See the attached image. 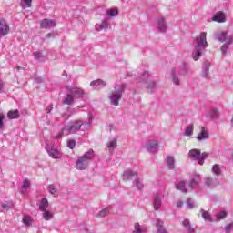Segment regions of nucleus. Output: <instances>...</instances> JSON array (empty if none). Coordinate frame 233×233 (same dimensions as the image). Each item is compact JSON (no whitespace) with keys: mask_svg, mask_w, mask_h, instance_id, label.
<instances>
[{"mask_svg":"<svg viewBox=\"0 0 233 233\" xmlns=\"http://www.w3.org/2000/svg\"><path fill=\"white\" fill-rule=\"evenodd\" d=\"M208 46V43L207 42V32L200 33V35L198 38H197V46L195 47L196 52L193 54V59L194 61H198L199 57H201V51L204 50V48H207Z\"/></svg>","mask_w":233,"mask_h":233,"instance_id":"f257e3e1","label":"nucleus"},{"mask_svg":"<svg viewBox=\"0 0 233 233\" xmlns=\"http://www.w3.org/2000/svg\"><path fill=\"white\" fill-rule=\"evenodd\" d=\"M208 156V153H201V150L196 148L191 149L188 152V157H190V159H193V161H197L198 165H204L205 159H207Z\"/></svg>","mask_w":233,"mask_h":233,"instance_id":"f03ea898","label":"nucleus"},{"mask_svg":"<svg viewBox=\"0 0 233 233\" xmlns=\"http://www.w3.org/2000/svg\"><path fill=\"white\" fill-rule=\"evenodd\" d=\"M90 159H94V150L92 149L86 152L83 157H79L76 165V169L85 170V167H86V163H88Z\"/></svg>","mask_w":233,"mask_h":233,"instance_id":"7ed1b4c3","label":"nucleus"},{"mask_svg":"<svg viewBox=\"0 0 233 233\" xmlns=\"http://www.w3.org/2000/svg\"><path fill=\"white\" fill-rule=\"evenodd\" d=\"M125 88H127V86L123 84L120 86V88L117 92L112 93V95L109 96L111 100V105H114V106H119V101H121V97L123 96V93L125 92Z\"/></svg>","mask_w":233,"mask_h":233,"instance_id":"20e7f679","label":"nucleus"},{"mask_svg":"<svg viewBox=\"0 0 233 233\" xmlns=\"http://www.w3.org/2000/svg\"><path fill=\"white\" fill-rule=\"evenodd\" d=\"M218 41H220V43H225L227 46L232 45L233 37L232 35H228V33L222 31L218 34L217 35Z\"/></svg>","mask_w":233,"mask_h":233,"instance_id":"39448f33","label":"nucleus"},{"mask_svg":"<svg viewBox=\"0 0 233 233\" xmlns=\"http://www.w3.org/2000/svg\"><path fill=\"white\" fill-rule=\"evenodd\" d=\"M81 127H83V122L81 120H78L76 122H74L72 124H70L69 126H66L62 132H70V134H72V132H76V130H80Z\"/></svg>","mask_w":233,"mask_h":233,"instance_id":"423d86ee","label":"nucleus"},{"mask_svg":"<svg viewBox=\"0 0 233 233\" xmlns=\"http://www.w3.org/2000/svg\"><path fill=\"white\" fill-rule=\"evenodd\" d=\"M10 32V26L8 25V23H6V20L1 19L0 20V37H3V35H8Z\"/></svg>","mask_w":233,"mask_h":233,"instance_id":"0eeeda50","label":"nucleus"},{"mask_svg":"<svg viewBox=\"0 0 233 233\" xmlns=\"http://www.w3.org/2000/svg\"><path fill=\"white\" fill-rule=\"evenodd\" d=\"M208 129L207 127H202L200 132L197 136L198 141H203V139H208Z\"/></svg>","mask_w":233,"mask_h":233,"instance_id":"6e6552de","label":"nucleus"},{"mask_svg":"<svg viewBox=\"0 0 233 233\" xmlns=\"http://www.w3.org/2000/svg\"><path fill=\"white\" fill-rule=\"evenodd\" d=\"M40 26L41 28H52L53 26H56V21L44 19L40 22Z\"/></svg>","mask_w":233,"mask_h":233,"instance_id":"1a4fd4ad","label":"nucleus"},{"mask_svg":"<svg viewBox=\"0 0 233 233\" xmlns=\"http://www.w3.org/2000/svg\"><path fill=\"white\" fill-rule=\"evenodd\" d=\"M20 116H21V113H19V110L17 109L10 110L7 113L8 119H19Z\"/></svg>","mask_w":233,"mask_h":233,"instance_id":"9d476101","label":"nucleus"},{"mask_svg":"<svg viewBox=\"0 0 233 233\" xmlns=\"http://www.w3.org/2000/svg\"><path fill=\"white\" fill-rule=\"evenodd\" d=\"M182 224H183L184 228H186V230L187 231V233L196 232L194 228H192V226L190 225V220H188V218H185Z\"/></svg>","mask_w":233,"mask_h":233,"instance_id":"9b49d317","label":"nucleus"},{"mask_svg":"<svg viewBox=\"0 0 233 233\" xmlns=\"http://www.w3.org/2000/svg\"><path fill=\"white\" fill-rule=\"evenodd\" d=\"M48 154H49L50 157H53V159H59V158H61V152H59V150H57L56 148H51L48 151Z\"/></svg>","mask_w":233,"mask_h":233,"instance_id":"f8f14e48","label":"nucleus"},{"mask_svg":"<svg viewBox=\"0 0 233 233\" xmlns=\"http://www.w3.org/2000/svg\"><path fill=\"white\" fill-rule=\"evenodd\" d=\"M167 163L169 170H174L176 167V159L174 158L173 156H167Z\"/></svg>","mask_w":233,"mask_h":233,"instance_id":"ddd939ff","label":"nucleus"},{"mask_svg":"<svg viewBox=\"0 0 233 233\" xmlns=\"http://www.w3.org/2000/svg\"><path fill=\"white\" fill-rule=\"evenodd\" d=\"M90 86H99L100 88H105L106 83L102 79L94 80L90 83Z\"/></svg>","mask_w":233,"mask_h":233,"instance_id":"4468645a","label":"nucleus"},{"mask_svg":"<svg viewBox=\"0 0 233 233\" xmlns=\"http://www.w3.org/2000/svg\"><path fill=\"white\" fill-rule=\"evenodd\" d=\"M212 21H216L217 23H225V14H223V13H217L213 16Z\"/></svg>","mask_w":233,"mask_h":233,"instance_id":"2eb2a0df","label":"nucleus"},{"mask_svg":"<svg viewBox=\"0 0 233 233\" xmlns=\"http://www.w3.org/2000/svg\"><path fill=\"white\" fill-rule=\"evenodd\" d=\"M134 176H137V172H133L132 170L128 169L124 172L123 179H126V180L132 179V177H134Z\"/></svg>","mask_w":233,"mask_h":233,"instance_id":"dca6fc26","label":"nucleus"},{"mask_svg":"<svg viewBox=\"0 0 233 233\" xmlns=\"http://www.w3.org/2000/svg\"><path fill=\"white\" fill-rule=\"evenodd\" d=\"M158 29L159 32H167V23L163 17L158 19Z\"/></svg>","mask_w":233,"mask_h":233,"instance_id":"f3484780","label":"nucleus"},{"mask_svg":"<svg viewBox=\"0 0 233 233\" xmlns=\"http://www.w3.org/2000/svg\"><path fill=\"white\" fill-rule=\"evenodd\" d=\"M71 94L73 96H76V97H82V96L85 94V92L83 91V89H81L79 87H74L71 90Z\"/></svg>","mask_w":233,"mask_h":233,"instance_id":"a211bd4d","label":"nucleus"},{"mask_svg":"<svg viewBox=\"0 0 233 233\" xmlns=\"http://www.w3.org/2000/svg\"><path fill=\"white\" fill-rule=\"evenodd\" d=\"M159 146V143L157 141L149 142L147 144V148L149 152H154V150H157V147Z\"/></svg>","mask_w":233,"mask_h":233,"instance_id":"6ab92c4d","label":"nucleus"},{"mask_svg":"<svg viewBox=\"0 0 233 233\" xmlns=\"http://www.w3.org/2000/svg\"><path fill=\"white\" fill-rule=\"evenodd\" d=\"M47 207H48V199L43 198L41 200L40 206H39L40 210L43 212V211L46 210Z\"/></svg>","mask_w":233,"mask_h":233,"instance_id":"aec40b11","label":"nucleus"},{"mask_svg":"<svg viewBox=\"0 0 233 233\" xmlns=\"http://www.w3.org/2000/svg\"><path fill=\"white\" fill-rule=\"evenodd\" d=\"M43 212H44L43 218H44V219H46V221H50V219H52V218H54V214L50 213V211L46 209Z\"/></svg>","mask_w":233,"mask_h":233,"instance_id":"412c9836","label":"nucleus"},{"mask_svg":"<svg viewBox=\"0 0 233 233\" xmlns=\"http://www.w3.org/2000/svg\"><path fill=\"white\" fill-rule=\"evenodd\" d=\"M161 208V198L159 197H157L154 200V209L159 210Z\"/></svg>","mask_w":233,"mask_h":233,"instance_id":"4be33fe9","label":"nucleus"},{"mask_svg":"<svg viewBox=\"0 0 233 233\" xmlns=\"http://www.w3.org/2000/svg\"><path fill=\"white\" fill-rule=\"evenodd\" d=\"M22 8L32 7V0H21Z\"/></svg>","mask_w":233,"mask_h":233,"instance_id":"5701e85b","label":"nucleus"},{"mask_svg":"<svg viewBox=\"0 0 233 233\" xmlns=\"http://www.w3.org/2000/svg\"><path fill=\"white\" fill-rule=\"evenodd\" d=\"M117 14H119V10H117V9L107 10V15H109V17H116L117 15Z\"/></svg>","mask_w":233,"mask_h":233,"instance_id":"b1692460","label":"nucleus"},{"mask_svg":"<svg viewBox=\"0 0 233 233\" xmlns=\"http://www.w3.org/2000/svg\"><path fill=\"white\" fill-rule=\"evenodd\" d=\"M71 103H74V96L72 94L67 95V97L64 100V105H70Z\"/></svg>","mask_w":233,"mask_h":233,"instance_id":"393cba45","label":"nucleus"},{"mask_svg":"<svg viewBox=\"0 0 233 233\" xmlns=\"http://www.w3.org/2000/svg\"><path fill=\"white\" fill-rule=\"evenodd\" d=\"M227 218V211L223 210L217 214V221H221V219H225Z\"/></svg>","mask_w":233,"mask_h":233,"instance_id":"a878e982","label":"nucleus"},{"mask_svg":"<svg viewBox=\"0 0 233 233\" xmlns=\"http://www.w3.org/2000/svg\"><path fill=\"white\" fill-rule=\"evenodd\" d=\"M107 147L110 150H114V148L117 147V139L115 138L111 142L107 143Z\"/></svg>","mask_w":233,"mask_h":233,"instance_id":"bb28decb","label":"nucleus"},{"mask_svg":"<svg viewBox=\"0 0 233 233\" xmlns=\"http://www.w3.org/2000/svg\"><path fill=\"white\" fill-rule=\"evenodd\" d=\"M192 134H194V125H191L189 127H187L186 128V136H192Z\"/></svg>","mask_w":233,"mask_h":233,"instance_id":"cd10ccee","label":"nucleus"},{"mask_svg":"<svg viewBox=\"0 0 233 233\" xmlns=\"http://www.w3.org/2000/svg\"><path fill=\"white\" fill-rule=\"evenodd\" d=\"M177 190H181V192H187V188H185V181H180L177 185Z\"/></svg>","mask_w":233,"mask_h":233,"instance_id":"c85d7f7f","label":"nucleus"},{"mask_svg":"<svg viewBox=\"0 0 233 233\" xmlns=\"http://www.w3.org/2000/svg\"><path fill=\"white\" fill-rule=\"evenodd\" d=\"M212 170L214 172V174H216L217 176H219L221 174V168H219V165L215 164L212 167Z\"/></svg>","mask_w":233,"mask_h":233,"instance_id":"c756f323","label":"nucleus"},{"mask_svg":"<svg viewBox=\"0 0 233 233\" xmlns=\"http://www.w3.org/2000/svg\"><path fill=\"white\" fill-rule=\"evenodd\" d=\"M109 212H110V210L107 208H106L98 213V217L99 218H106V214H108Z\"/></svg>","mask_w":233,"mask_h":233,"instance_id":"7c9ffc66","label":"nucleus"},{"mask_svg":"<svg viewBox=\"0 0 233 233\" xmlns=\"http://www.w3.org/2000/svg\"><path fill=\"white\" fill-rule=\"evenodd\" d=\"M202 218L205 219H208V221H212V218H210V214L208 211L201 210Z\"/></svg>","mask_w":233,"mask_h":233,"instance_id":"2f4dec72","label":"nucleus"},{"mask_svg":"<svg viewBox=\"0 0 233 233\" xmlns=\"http://www.w3.org/2000/svg\"><path fill=\"white\" fill-rule=\"evenodd\" d=\"M135 183H136L137 187L138 190H143L144 186H143V183H141V180L139 178H137L135 180Z\"/></svg>","mask_w":233,"mask_h":233,"instance_id":"473e14b6","label":"nucleus"},{"mask_svg":"<svg viewBox=\"0 0 233 233\" xmlns=\"http://www.w3.org/2000/svg\"><path fill=\"white\" fill-rule=\"evenodd\" d=\"M22 188H23V191H24V190H26V188H30V180L25 179V180L24 181V184H23Z\"/></svg>","mask_w":233,"mask_h":233,"instance_id":"72a5a7b5","label":"nucleus"},{"mask_svg":"<svg viewBox=\"0 0 233 233\" xmlns=\"http://www.w3.org/2000/svg\"><path fill=\"white\" fill-rule=\"evenodd\" d=\"M67 147L71 149L74 148V147H76V140H72V139L68 140Z\"/></svg>","mask_w":233,"mask_h":233,"instance_id":"f704fd0d","label":"nucleus"},{"mask_svg":"<svg viewBox=\"0 0 233 233\" xmlns=\"http://www.w3.org/2000/svg\"><path fill=\"white\" fill-rule=\"evenodd\" d=\"M31 221H32V219L30 218V217L25 216L23 218V223L25 225H30Z\"/></svg>","mask_w":233,"mask_h":233,"instance_id":"c9c22d12","label":"nucleus"},{"mask_svg":"<svg viewBox=\"0 0 233 233\" xmlns=\"http://www.w3.org/2000/svg\"><path fill=\"white\" fill-rule=\"evenodd\" d=\"M135 228V230L133 231V233H142L143 232V229L139 228V224H135L134 226Z\"/></svg>","mask_w":233,"mask_h":233,"instance_id":"e433bc0d","label":"nucleus"},{"mask_svg":"<svg viewBox=\"0 0 233 233\" xmlns=\"http://www.w3.org/2000/svg\"><path fill=\"white\" fill-rule=\"evenodd\" d=\"M5 117H6L5 115H0V130L5 127V123L3 122Z\"/></svg>","mask_w":233,"mask_h":233,"instance_id":"4c0bfd02","label":"nucleus"},{"mask_svg":"<svg viewBox=\"0 0 233 233\" xmlns=\"http://www.w3.org/2000/svg\"><path fill=\"white\" fill-rule=\"evenodd\" d=\"M48 191L50 192V194H52L54 196V194H56V187H54V185H50L48 187Z\"/></svg>","mask_w":233,"mask_h":233,"instance_id":"58836bf2","label":"nucleus"},{"mask_svg":"<svg viewBox=\"0 0 233 233\" xmlns=\"http://www.w3.org/2000/svg\"><path fill=\"white\" fill-rule=\"evenodd\" d=\"M195 185H198V181H196L195 179H191L189 182H188V186L190 187V188H194V186Z\"/></svg>","mask_w":233,"mask_h":233,"instance_id":"ea45409f","label":"nucleus"},{"mask_svg":"<svg viewBox=\"0 0 233 233\" xmlns=\"http://www.w3.org/2000/svg\"><path fill=\"white\" fill-rule=\"evenodd\" d=\"M187 208H194V203L192 202V199L188 198L187 199Z\"/></svg>","mask_w":233,"mask_h":233,"instance_id":"a19ab883","label":"nucleus"},{"mask_svg":"<svg viewBox=\"0 0 233 233\" xmlns=\"http://www.w3.org/2000/svg\"><path fill=\"white\" fill-rule=\"evenodd\" d=\"M54 109V105H49L46 108V114H50Z\"/></svg>","mask_w":233,"mask_h":233,"instance_id":"79ce46f5","label":"nucleus"},{"mask_svg":"<svg viewBox=\"0 0 233 233\" xmlns=\"http://www.w3.org/2000/svg\"><path fill=\"white\" fill-rule=\"evenodd\" d=\"M232 227H233V223L228 224V225L225 227L227 232H230V230L232 229Z\"/></svg>","mask_w":233,"mask_h":233,"instance_id":"37998d69","label":"nucleus"},{"mask_svg":"<svg viewBox=\"0 0 233 233\" xmlns=\"http://www.w3.org/2000/svg\"><path fill=\"white\" fill-rule=\"evenodd\" d=\"M227 50H228V46L227 45L221 46V51L223 54H227Z\"/></svg>","mask_w":233,"mask_h":233,"instance_id":"c03bdc74","label":"nucleus"},{"mask_svg":"<svg viewBox=\"0 0 233 233\" xmlns=\"http://www.w3.org/2000/svg\"><path fill=\"white\" fill-rule=\"evenodd\" d=\"M173 83L174 85H179V78L173 76Z\"/></svg>","mask_w":233,"mask_h":233,"instance_id":"a18cd8bd","label":"nucleus"},{"mask_svg":"<svg viewBox=\"0 0 233 233\" xmlns=\"http://www.w3.org/2000/svg\"><path fill=\"white\" fill-rule=\"evenodd\" d=\"M177 208H181V207H183V201L181 200L177 201Z\"/></svg>","mask_w":233,"mask_h":233,"instance_id":"49530a36","label":"nucleus"},{"mask_svg":"<svg viewBox=\"0 0 233 233\" xmlns=\"http://www.w3.org/2000/svg\"><path fill=\"white\" fill-rule=\"evenodd\" d=\"M158 233H167V230H165V228L159 227L158 228Z\"/></svg>","mask_w":233,"mask_h":233,"instance_id":"de8ad7c7","label":"nucleus"},{"mask_svg":"<svg viewBox=\"0 0 233 233\" xmlns=\"http://www.w3.org/2000/svg\"><path fill=\"white\" fill-rule=\"evenodd\" d=\"M205 70H208V66H210V62L204 63Z\"/></svg>","mask_w":233,"mask_h":233,"instance_id":"09e8293b","label":"nucleus"},{"mask_svg":"<svg viewBox=\"0 0 233 233\" xmlns=\"http://www.w3.org/2000/svg\"><path fill=\"white\" fill-rule=\"evenodd\" d=\"M106 26H108V24L106 22H102L100 28H106Z\"/></svg>","mask_w":233,"mask_h":233,"instance_id":"8fccbe9b","label":"nucleus"},{"mask_svg":"<svg viewBox=\"0 0 233 233\" xmlns=\"http://www.w3.org/2000/svg\"><path fill=\"white\" fill-rule=\"evenodd\" d=\"M207 185L210 186L212 185V179L210 178H208L207 181H206Z\"/></svg>","mask_w":233,"mask_h":233,"instance_id":"3c124183","label":"nucleus"},{"mask_svg":"<svg viewBox=\"0 0 233 233\" xmlns=\"http://www.w3.org/2000/svg\"><path fill=\"white\" fill-rule=\"evenodd\" d=\"M35 57H41V53L35 52L34 53Z\"/></svg>","mask_w":233,"mask_h":233,"instance_id":"603ef678","label":"nucleus"},{"mask_svg":"<svg viewBox=\"0 0 233 233\" xmlns=\"http://www.w3.org/2000/svg\"><path fill=\"white\" fill-rule=\"evenodd\" d=\"M156 86V83L152 82L149 86L148 88H154Z\"/></svg>","mask_w":233,"mask_h":233,"instance_id":"864d4df0","label":"nucleus"},{"mask_svg":"<svg viewBox=\"0 0 233 233\" xmlns=\"http://www.w3.org/2000/svg\"><path fill=\"white\" fill-rule=\"evenodd\" d=\"M2 208H8V205L7 204H2Z\"/></svg>","mask_w":233,"mask_h":233,"instance_id":"5fc2aeb1","label":"nucleus"},{"mask_svg":"<svg viewBox=\"0 0 233 233\" xmlns=\"http://www.w3.org/2000/svg\"><path fill=\"white\" fill-rule=\"evenodd\" d=\"M3 86V81L0 79V88Z\"/></svg>","mask_w":233,"mask_h":233,"instance_id":"6e6d98bb","label":"nucleus"},{"mask_svg":"<svg viewBox=\"0 0 233 233\" xmlns=\"http://www.w3.org/2000/svg\"><path fill=\"white\" fill-rule=\"evenodd\" d=\"M17 69H18V70H21V66H17Z\"/></svg>","mask_w":233,"mask_h":233,"instance_id":"4d7b16f0","label":"nucleus"},{"mask_svg":"<svg viewBox=\"0 0 233 233\" xmlns=\"http://www.w3.org/2000/svg\"><path fill=\"white\" fill-rule=\"evenodd\" d=\"M195 177H196L197 178H198V177H199V175H195Z\"/></svg>","mask_w":233,"mask_h":233,"instance_id":"13d9d810","label":"nucleus"},{"mask_svg":"<svg viewBox=\"0 0 233 233\" xmlns=\"http://www.w3.org/2000/svg\"><path fill=\"white\" fill-rule=\"evenodd\" d=\"M47 36L50 37V34H48Z\"/></svg>","mask_w":233,"mask_h":233,"instance_id":"bf43d9fd","label":"nucleus"},{"mask_svg":"<svg viewBox=\"0 0 233 233\" xmlns=\"http://www.w3.org/2000/svg\"><path fill=\"white\" fill-rule=\"evenodd\" d=\"M147 76V74L144 75V76Z\"/></svg>","mask_w":233,"mask_h":233,"instance_id":"052dcab7","label":"nucleus"}]
</instances>
